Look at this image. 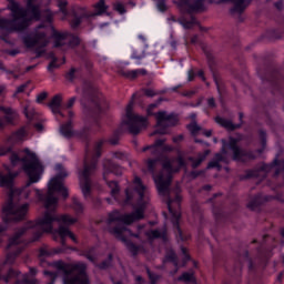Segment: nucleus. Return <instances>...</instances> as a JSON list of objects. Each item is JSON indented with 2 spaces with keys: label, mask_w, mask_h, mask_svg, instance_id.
I'll list each match as a JSON object with an SVG mask.
<instances>
[{
  "label": "nucleus",
  "mask_w": 284,
  "mask_h": 284,
  "mask_svg": "<svg viewBox=\"0 0 284 284\" xmlns=\"http://www.w3.org/2000/svg\"><path fill=\"white\" fill-rule=\"evenodd\" d=\"M156 8L159 12H168V0H158Z\"/></svg>",
  "instance_id": "58"
},
{
  "label": "nucleus",
  "mask_w": 284,
  "mask_h": 284,
  "mask_svg": "<svg viewBox=\"0 0 284 284\" xmlns=\"http://www.w3.org/2000/svg\"><path fill=\"white\" fill-rule=\"evenodd\" d=\"M136 94L133 93L132 99L126 105V120L122 122V125H126L130 134H140L141 128H148V118L143 115L134 114V99Z\"/></svg>",
  "instance_id": "11"
},
{
  "label": "nucleus",
  "mask_w": 284,
  "mask_h": 284,
  "mask_svg": "<svg viewBox=\"0 0 284 284\" xmlns=\"http://www.w3.org/2000/svg\"><path fill=\"white\" fill-rule=\"evenodd\" d=\"M186 129L192 134V136H196L201 132V126L196 123V121H193L186 125Z\"/></svg>",
  "instance_id": "50"
},
{
  "label": "nucleus",
  "mask_w": 284,
  "mask_h": 284,
  "mask_svg": "<svg viewBox=\"0 0 284 284\" xmlns=\"http://www.w3.org/2000/svg\"><path fill=\"white\" fill-rule=\"evenodd\" d=\"M16 284H38L37 280L30 278L28 274H24L22 280H17Z\"/></svg>",
  "instance_id": "55"
},
{
  "label": "nucleus",
  "mask_w": 284,
  "mask_h": 284,
  "mask_svg": "<svg viewBox=\"0 0 284 284\" xmlns=\"http://www.w3.org/2000/svg\"><path fill=\"white\" fill-rule=\"evenodd\" d=\"M274 168H278V164H274V160L271 164L263 163L258 169H247L244 174L240 176L241 181H248V179H258L261 172H272Z\"/></svg>",
  "instance_id": "17"
},
{
  "label": "nucleus",
  "mask_w": 284,
  "mask_h": 284,
  "mask_svg": "<svg viewBox=\"0 0 284 284\" xmlns=\"http://www.w3.org/2000/svg\"><path fill=\"white\" fill-rule=\"evenodd\" d=\"M134 187H126L125 189V199L124 205H130L132 201H134V195L138 194V206L134 209L132 213H126L121 215L120 223L123 225H132L135 221H142L145 217V185L143 184V180L139 176L133 179Z\"/></svg>",
  "instance_id": "7"
},
{
  "label": "nucleus",
  "mask_w": 284,
  "mask_h": 284,
  "mask_svg": "<svg viewBox=\"0 0 284 284\" xmlns=\"http://www.w3.org/2000/svg\"><path fill=\"white\" fill-rule=\"evenodd\" d=\"M60 65L57 63V58H54L48 65V71L49 72H54V70L59 69Z\"/></svg>",
  "instance_id": "63"
},
{
  "label": "nucleus",
  "mask_w": 284,
  "mask_h": 284,
  "mask_svg": "<svg viewBox=\"0 0 284 284\" xmlns=\"http://www.w3.org/2000/svg\"><path fill=\"white\" fill-rule=\"evenodd\" d=\"M14 179H17V173H12V171H9L7 174H3L0 172V187H6L11 192L14 189ZM20 190H28L27 187H22Z\"/></svg>",
  "instance_id": "27"
},
{
  "label": "nucleus",
  "mask_w": 284,
  "mask_h": 284,
  "mask_svg": "<svg viewBox=\"0 0 284 284\" xmlns=\"http://www.w3.org/2000/svg\"><path fill=\"white\" fill-rule=\"evenodd\" d=\"M28 136V126L22 125L18 130L11 132V134L7 138V143H10L9 146L14 148L17 143H23Z\"/></svg>",
  "instance_id": "21"
},
{
  "label": "nucleus",
  "mask_w": 284,
  "mask_h": 284,
  "mask_svg": "<svg viewBox=\"0 0 284 284\" xmlns=\"http://www.w3.org/2000/svg\"><path fill=\"white\" fill-rule=\"evenodd\" d=\"M178 281L180 283H191V284H199L196 281V275L194 274V271L183 272L179 277Z\"/></svg>",
  "instance_id": "37"
},
{
  "label": "nucleus",
  "mask_w": 284,
  "mask_h": 284,
  "mask_svg": "<svg viewBox=\"0 0 284 284\" xmlns=\"http://www.w3.org/2000/svg\"><path fill=\"white\" fill-rule=\"evenodd\" d=\"M48 105L51 112L59 114V116L65 118L67 114L63 112V98L61 94H55Z\"/></svg>",
  "instance_id": "29"
},
{
  "label": "nucleus",
  "mask_w": 284,
  "mask_h": 284,
  "mask_svg": "<svg viewBox=\"0 0 284 284\" xmlns=\"http://www.w3.org/2000/svg\"><path fill=\"white\" fill-rule=\"evenodd\" d=\"M153 181L155 183V187L160 196H168V194H170V185H172V175L165 178L163 176V174H158L153 178Z\"/></svg>",
  "instance_id": "19"
},
{
  "label": "nucleus",
  "mask_w": 284,
  "mask_h": 284,
  "mask_svg": "<svg viewBox=\"0 0 284 284\" xmlns=\"http://www.w3.org/2000/svg\"><path fill=\"white\" fill-rule=\"evenodd\" d=\"M174 200L169 199L168 201V210L171 214V223L173 225L174 234L178 241H187L185 235L183 234V230H181V211L179 209H174L172 206Z\"/></svg>",
  "instance_id": "15"
},
{
  "label": "nucleus",
  "mask_w": 284,
  "mask_h": 284,
  "mask_svg": "<svg viewBox=\"0 0 284 284\" xmlns=\"http://www.w3.org/2000/svg\"><path fill=\"white\" fill-rule=\"evenodd\" d=\"M103 181H105L108 187L111 190V196L115 201H119V194H121V186H119V182L112 180H108V174H114L115 176H121L123 174V166L116 164L110 159L103 160Z\"/></svg>",
  "instance_id": "12"
},
{
  "label": "nucleus",
  "mask_w": 284,
  "mask_h": 284,
  "mask_svg": "<svg viewBox=\"0 0 284 284\" xmlns=\"http://www.w3.org/2000/svg\"><path fill=\"white\" fill-rule=\"evenodd\" d=\"M178 8L185 14H191L192 0H178Z\"/></svg>",
  "instance_id": "43"
},
{
  "label": "nucleus",
  "mask_w": 284,
  "mask_h": 284,
  "mask_svg": "<svg viewBox=\"0 0 284 284\" xmlns=\"http://www.w3.org/2000/svg\"><path fill=\"white\" fill-rule=\"evenodd\" d=\"M53 234L54 241H57V237L60 236V243L65 247V239H68L70 234V227L65 226L63 224H60L58 229H53V232L50 233Z\"/></svg>",
  "instance_id": "32"
},
{
  "label": "nucleus",
  "mask_w": 284,
  "mask_h": 284,
  "mask_svg": "<svg viewBox=\"0 0 284 284\" xmlns=\"http://www.w3.org/2000/svg\"><path fill=\"white\" fill-rule=\"evenodd\" d=\"M145 236L149 239V241H163L164 243H168L170 241V237L168 236V225L164 224L161 229H151L145 232Z\"/></svg>",
  "instance_id": "23"
},
{
  "label": "nucleus",
  "mask_w": 284,
  "mask_h": 284,
  "mask_svg": "<svg viewBox=\"0 0 284 284\" xmlns=\"http://www.w3.org/2000/svg\"><path fill=\"white\" fill-rule=\"evenodd\" d=\"M0 112H3L4 121L8 123V125H14V122L19 118V113L17 110L10 108V106H0Z\"/></svg>",
  "instance_id": "33"
},
{
  "label": "nucleus",
  "mask_w": 284,
  "mask_h": 284,
  "mask_svg": "<svg viewBox=\"0 0 284 284\" xmlns=\"http://www.w3.org/2000/svg\"><path fill=\"white\" fill-rule=\"evenodd\" d=\"M106 223L108 225H112V223H121V213H119V211L109 213Z\"/></svg>",
  "instance_id": "48"
},
{
  "label": "nucleus",
  "mask_w": 284,
  "mask_h": 284,
  "mask_svg": "<svg viewBox=\"0 0 284 284\" xmlns=\"http://www.w3.org/2000/svg\"><path fill=\"white\" fill-rule=\"evenodd\" d=\"M68 176V173L61 171L57 175H54L48 183V191L43 192L39 189L36 190V196L40 203L44 206L45 211L42 217H39L36 221L27 222L19 233L16 234L13 242L17 241L22 234H28L30 230H37L40 227L41 231L34 232V241H39L41 236H43V232L53 233L54 232V223H62L65 227L69 225H74V223L79 222V219L72 217L68 214L57 215V205H59V197L54 195L60 194L63 199H68L70 194L68 193V187L63 185V179Z\"/></svg>",
  "instance_id": "1"
},
{
  "label": "nucleus",
  "mask_w": 284,
  "mask_h": 284,
  "mask_svg": "<svg viewBox=\"0 0 284 284\" xmlns=\"http://www.w3.org/2000/svg\"><path fill=\"white\" fill-rule=\"evenodd\" d=\"M14 146L0 145V156L10 155V163L13 168L22 163V170L24 174L29 178L28 185L31 183H39L41 181V174H43V164L39 161L37 153L30 151V149H24V154L27 156L21 158L14 151Z\"/></svg>",
  "instance_id": "4"
},
{
  "label": "nucleus",
  "mask_w": 284,
  "mask_h": 284,
  "mask_svg": "<svg viewBox=\"0 0 284 284\" xmlns=\"http://www.w3.org/2000/svg\"><path fill=\"white\" fill-rule=\"evenodd\" d=\"M270 201L268 196H263V194H255L252 200L247 203L246 207L251 210V212H261V207L263 203H267Z\"/></svg>",
  "instance_id": "28"
},
{
  "label": "nucleus",
  "mask_w": 284,
  "mask_h": 284,
  "mask_svg": "<svg viewBox=\"0 0 284 284\" xmlns=\"http://www.w3.org/2000/svg\"><path fill=\"white\" fill-rule=\"evenodd\" d=\"M109 232L115 236L118 241L124 243L126 250L132 254V256H139V245L132 242V240L128 239V236H125L123 233L128 232V234H130V236L133 239H141V233H134L132 230L128 229V226L121 224L110 227Z\"/></svg>",
  "instance_id": "13"
},
{
  "label": "nucleus",
  "mask_w": 284,
  "mask_h": 284,
  "mask_svg": "<svg viewBox=\"0 0 284 284\" xmlns=\"http://www.w3.org/2000/svg\"><path fill=\"white\" fill-rule=\"evenodd\" d=\"M83 19H85V13L78 14L77 12H73V18L71 19V28L73 30H77L81 23H83Z\"/></svg>",
  "instance_id": "44"
},
{
  "label": "nucleus",
  "mask_w": 284,
  "mask_h": 284,
  "mask_svg": "<svg viewBox=\"0 0 284 284\" xmlns=\"http://www.w3.org/2000/svg\"><path fill=\"white\" fill-rule=\"evenodd\" d=\"M163 145H165V139H158L153 144L144 146L142 152H148L151 150L152 154H156V152H159Z\"/></svg>",
  "instance_id": "38"
},
{
  "label": "nucleus",
  "mask_w": 284,
  "mask_h": 284,
  "mask_svg": "<svg viewBox=\"0 0 284 284\" xmlns=\"http://www.w3.org/2000/svg\"><path fill=\"white\" fill-rule=\"evenodd\" d=\"M51 265L68 278H78L80 284L81 283L90 284V277L88 276V273H87L88 265L83 262L72 264V263H65L63 260H58V261H53Z\"/></svg>",
  "instance_id": "10"
},
{
  "label": "nucleus",
  "mask_w": 284,
  "mask_h": 284,
  "mask_svg": "<svg viewBox=\"0 0 284 284\" xmlns=\"http://www.w3.org/2000/svg\"><path fill=\"white\" fill-rule=\"evenodd\" d=\"M45 276H49L50 282L48 284L57 283V273L52 271H43ZM62 283L63 284H87V282H79V277H68L67 275H62Z\"/></svg>",
  "instance_id": "30"
},
{
  "label": "nucleus",
  "mask_w": 284,
  "mask_h": 284,
  "mask_svg": "<svg viewBox=\"0 0 284 284\" xmlns=\"http://www.w3.org/2000/svg\"><path fill=\"white\" fill-rule=\"evenodd\" d=\"M189 161H191L193 170H196V168L201 166V163H203V159L200 156H197V159L190 156Z\"/></svg>",
  "instance_id": "60"
},
{
  "label": "nucleus",
  "mask_w": 284,
  "mask_h": 284,
  "mask_svg": "<svg viewBox=\"0 0 284 284\" xmlns=\"http://www.w3.org/2000/svg\"><path fill=\"white\" fill-rule=\"evenodd\" d=\"M48 99V92H41L37 97V103H43Z\"/></svg>",
  "instance_id": "64"
},
{
  "label": "nucleus",
  "mask_w": 284,
  "mask_h": 284,
  "mask_svg": "<svg viewBox=\"0 0 284 284\" xmlns=\"http://www.w3.org/2000/svg\"><path fill=\"white\" fill-rule=\"evenodd\" d=\"M23 229V226H21L20 229H18L13 236L10 239L9 241V247H14L13 251L9 252L6 256V263L8 265H14V261H17L18 256L23 252L24 247L20 246L21 245V237L26 236V234L20 235L16 241L14 239L17 237V234H19L21 232V230Z\"/></svg>",
  "instance_id": "16"
},
{
  "label": "nucleus",
  "mask_w": 284,
  "mask_h": 284,
  "mask_svg": "<svg viewBox=\"0 0 284 284\" xmlns=\"http://www.w3.org/2000/svg\"><path fill=\"white\" fill-rule=\"evenodd\" d=\"M180 23L184 28V30H192V28L196 26V18L192 16L190 20L187 19L180 20Z\"/></svg>",
  "instance_id": "49"
},
{
  "label": "nucleus",
  "mask_w": 284,
  "mask_h": 284,
  "mask_svg": "<svg viewBox=\"0 0 284 284\" xmlns=\"http://www.w3.org/2000/svg\"><path fill=\"white\" fill-rule=\"evenodd\" d=\"M69 37H70V32L68 31L60 32L53 29L51 34V38L53 39V47L63 48V45H65L63 41H67Z\"/></svg>",
  "instance_id": "31"
},
{
  "label": "nucleus",
  "mask_w": 284,
  "mask_h": 284,
  "mask_svg": "<svg viewBox=\"0 0 284 284\" xmlns=\"http://www.w3.org/2000/svg\"><path fill=\"white\" fill-rule=\"evenodd\" d=\"M123 132V126H120L118 130H115L112 134V136L108 140L101 139L95 143L94 146V158L88 164V160H84V166L83 170L80 172V181H91L90 176L94 170H97V165H99V160L101 159V154H103V145L105 143H110V145H119V141L121 139V134Z\"/></svg>",
  "instance_id": "8"
},
{
  "label": "nucleus",
  "mask_w": 284,
  "mask_h": 284,
  "mask_svg": "<svg viewBox=\"0 0 284 284\" xmlns=\"http://www.w3.org/2000/svg\"><path fill=\"white\" fill-rule=\"evenodd\" d=\"M213 216L216 221V223H225V212L223 211L222 207H216L213 205Z\"/></svg>",
  "instance_id": "42"
},
{
  "label": "nucleus",
  "mask_w": 284,
  "mask_h": 284,
  "mask_svg": "<svg viewBox=\"0 0 284 284\" xmlns=\"http://www.w3.org/2000/svg\"><path fill=\"white\" fill-rule=\"evenodd\" d=\"M114 261V255L109 253L108 257L98 264L99 270H110L112 267V262Z\"/></svg>",
  "instance_id": "46"
},
{
  "label": "nucleus",
  "mask_w": 284,
  "mask_h": 284,
  "mask_svg": "<svg viewBox=\"0 0 284 284\" xmlns=\"http://www.w3.org/2000/svg\"><path fill=\"white\" fill-rule=\"evenodd\" d=\"M94 13L92 17H99V14H104L108 11V6L105 4V0H99L94 6Z\"/></svg>",
  "instance_id": "41"
},
{
  "label": "nucleus",
  "mask_w": 284,
  "mask_h": 284,
  "mask_svg": "<svg viewBox=\"0 0 284 284\" xmlns=\"http://www.w3.org/2000/svg\"><path fill=\"white\" fill-rule=\"evenodd\" d=\"M162 263L165 265L166 263H172L174 267H179V255H176V251L174 248H166L164 258Z\"/></svg>",
  "instance_id": "35"
},
{
  "label": "nucleus",
  "mask_w": 284,
  "mask_h": 284,
  "mask_svg": "<svg viewBox=\"0 0 284 284\" xmlns=\"http://www.w3.org/2000/svg\"><path fill=\"white\" fill-rule=\"evenodd\" d=\"M63 252V248H53V250H48L47 246H42L39 248V261L41 267H52V262H48L45 258H50V256H54V254H61Z\"/></svg>",
  "instance_id": "22"
},
{
  "label": "nucleus",
  "mask_w": 284,
  "mask_h": 284,
  "mask_svg": "<svg viewBox=\"0 0 284 284\" xmlns=\"http://www.w3.org/2000/svg\"><path fill=\"white\" fill-rule=\"evenodd\" d=\"M113 10L119 14H125V12H128V10L125 9V4H123V2L121 1H116L113 3Z\"/></svg>",
  "instance_id": "53"
},
{
  "label": "nucleus",
  "mask_w": 284,
  "mask_h": 284,
  "mask_svg": "<svg viewBox=\"0 0 284 284\" xmlns=\"http://www.w3.org/2000/svg\"><path fill=\"white\" fill-rule=\"evenodd\" d=\"M113 159H118L119 161H128V153L123 151H114Z\"/></svg>",
  "instance_id": "59"
},
{
  "label": "nucleus",
  "mask_w": 284,
  "mask_h": 284,
  "mask_svg": "<svg viewBox=\"0 0 284 284\" xmlns=\"http://www.w3.org/2000/svg\"><path fill=\"white\" fill-rule=\"evenodd\" d=\"M30 199V191L17 189L9 191L8 199L2 206V222L4 225H10V223H19L23 221L28 211L30 210V204L24 203L17 209L14 201H23Z\"/></svg>",
  "instance_id": "6"
},
{
  "label": "nucleus",
  "mask_w": 284,
  "mask_h": 284,
  "mask_svg": "<svg viewBox=\"0 0 284 284\" xmlns=\"http://www.w3.org/2000/svg\"><path fill=\"white\" fill-rule=\"evenodd\" d=\"M92 126H83L80 130H75V133L73 136H75V139H79L80 141H82V143H84L85 145V152L88 154V152H90V144L92 143Z\"/></svg>",
  "instance_id": "25"
},
{
  "label": "nucleus",
  "mask_w": 284,
  "mask_h": 284,
  "mask_svg": "<svg viewBox=\"0 0 284 284\" xmlns=\"http://www.w3.org/2000/svg\"><path fill=\"white\" fill-rule=\"evenodd\" d=\"M70 40H69V45L71 48H77L79 45H81V38H79V36H74L72 33H69Z\"/></svg>",
  "instance_id": "54"
},
{
  "label": "nucleus",
  "mask_w": 284,
  "mask_h": 284,
  "mask_svg": "<svg viewBox=\"0 0 284 284\" xmlns=\"http://www.w3.org/2000/svg\"><path fill=\"white\" fill-rule=\"evenodd\" d=\"M58 8L64 17H68L69 11H68V0H57Z\"/></svg>",
  "instance_id": "51"
},
{
  "label": "nucleus",
  "mask_w": 284,
  "mask_h": 284,
  "mask_svg": "<svg viewBox=\"0 0 284 284\" xmlns=\"http://www.w3.org/2000/svg\"><path fill=\"white\" fill-rule=\"evenodd\" d=\"M34 1L37 0H27L26 9L17 0H7V8L10 10L12 19L9 20L0 17V30H6V32H26L32 21H41V7L34 4Z\"/></svg>",
  "instance_id": "2"
},
{
  "label": "nucleus",
  "mask_w": 284,
  "mask_h": 284,
  "mask_svg": "<svg viewBox=\"0 0 284 284\" xmlns=\"http://www.w3.org/2000/svg\"><path fill=\"white\" fill-rule=\"evenodd\" d=\"M163 170H166L170 174L174 172V165L172 164V161L165 160L162 164Z\"/></svg>",
  "instance_id": "61"
},
{
  "label": "nucleus",
  "mask_w": 284,
  "mask_h": 284,
  "mask_svg": "<svg viewBox=\"0 0 284 284\" xmlns=\"http://www.w3.org/2000/svg\"><path fill=\"white\" fill-rule=\"evenodd\" d=\"M217 3H234L233 8L230 9L231 14H243L252 0H219Z\"/></svg>",
  "instance_id": "26"
},
{
  "label": "nucleus",
  "mask_w": 284,
  "mask_h": 284,
  "mask_svg": "<svg viewBox=\"0 0 284 284\" xmlns=\"http://www.w3.org/2000/svg\"><path fill=\"white\" fill-rule=\"evenodd\" d=\"M68 121L63 124L60 125V134L64 136V139H72L77 132L74 130V125L72 123V119L74 118V112L73 111H67Z\"/></svg>",
  "instance_id": "24"
},
{
  "label": "nucleus",
  "mask_w": 284,
  "mask_h": 284,
  "mask_svg": "<svg viewBox=\"0 0 284 284\" xmlns=\"http://www.w3.org/2000/svg\"><path fill=\"white\" fill-rule=\"evenodd\" d=\"M156 163H159V159H149L146 161V171L152 174L153 179L156 176Z\"/></svg>",
  "instance_id": "45"
},
{
  "label": "nucleus",
  "mask_w": 284,
  "mask_h": 284,
  "mask_svg": "<svg viewBox=\"0 0 284 284\" xmlns=\"http://www.w3.org/2000/svg\"><path fill=\"white\" fill-rule=\"evenodd\" d=\"M146 274L149 276L150 284H158L161 275L153 273L149 267H146Z\"/></svg>",
  "instance_id": "52"
},
{
  "label": "nucleus",
  "mask_w": 284,
  "mask_h": 284,
  "mask_svg": "<svg viewBox=\"0 0 284 284\" xmlns=\"http://www.w3.org/2000/svg\"><path fill=\"white\" fill-rule=\"evenodd\" d=\"M257 134L261 148L256 150V153L263 154V152H265V149L267 148V131L260 129L257 130Z\"/></svg>",
  "instance_id": "36"
},
{
  "label": "nucleus",
  "mask_w": 284,
  "mask_h": 284,
  "mask_svg": "<svg viewBox=\"0 0 284 284\" xmlns=\"http://www.w3.org/2000/svg\"><path fill=\"white\" fill-rule=\"evenodd\" d=\"M205 1L206 3H216V6H221V3H219V0L217 1H214V0H194L193 3H191V7H190V10H191V13L192 12H203V10H205Z\"/></svg>",
  "instance_id": "34"
},
{
  "label": "nucleus",
  "mask_w": 284,
  "mask_h": 284,
  "mask_svg": "<svg viewBox=\"0 0 284 284\" xmlns=\"http://www.w3.org/2000/svg\"><path fill=\"white\" fill-rule=\"evenodd\" d=\"M204 54L207 61V65L210 71L213 74V81L216 85V90L219 92V94H223V85L221 84V81L219 80V77H216V58L214 57V53H212V51H209L206 49H204Z\"/></svg>",
  "instance_id": "18"
},
{
  "label": "nucleus",
  "mask_w": 284,
  "mask_h": 284,
  "mask_svg": "<svg viewBox=\"0 0 284 284\" xmlns=\"http://www.w3.org/2000/svg\"><path fill=\"white\" fill-rule=\"evenodd\" d=\"M83 114L98 132H101V119L108 112V101L94 84L89 83L83 89Z\"/></svg>",
  "instance_id": "3"
},
{
  "label": "nucleus",
  "mask_w": 284,
  "mask_h": 284,
  "mask_svg": "<svg viewBox=\"0 0 284 284\" xmlns=\"http://www.w3.org/2000/svg\"><path fill=\"white\" fill-rule=\"evenodd\" d=\"M22 43L29 50H32V48H36V55L39 59L43 57L45 52L43 48L48 47V33H45L44 31L26 33L24 36H22Z\"/></svg>",
  "instance_id": "14"
},
{
  "label": "nucleus",
  "mask_w": 284,
  "mask_h": 284,
  "mask_svg": "<svg viewBox=\"0 0 284 284\" xmlns=\"http://www.w3.org/2000/svg\"><path fill=\"white\" fill-rule=\"evenodd\" d=\"M222 148L220 153H215L212 161L207 163L206 170H221V163H227V158L225 155L227 152H232V160L237 163H247V161L256 160V154L253 151H247L239 143H241V135L239 138L229 136V140H221Z\"/></svg>",
  "instance_id": "5"
},
{
  "label": "nucleus",
  "mask_w": 284,
  "mask_h": 284,
  "mask_svg": "<svg viewBox=\"0 0 284 284\" xmlns=\"http://www.w3.org/2000/svg\"><path fill=\"white\" fill-rule=\"evenodd\" d=\"M72 210L75 212V214H83V204L78 200H73Z\"/></svg>",
  "instance_id": "56"
},
{
  "label": "nucleus",
  "mask_w": 284,
  "mask_h": 284,
  "mask_svg": "<svg viewBox=\"0 0 284 284\" xmlns=\"http://www.w3.org/2000/svg\"><path fill=\"white\" fill-rule=\"evenodd\" d=\"M156 103L149 104L146 109L148 116H155L156 129L151 133V136H156V134H168V128H176L179 125V115L175 113L168 114V111H159L154 113Z\"/></svg>",
  "instance_id": "9"
},
{
  "label": "nucleus",
  "mask_w": 284,
  "mask_h": 284,
  "mask_svg": "<svg viewBox=\"0 0 284 284\" xmlns=\"http://www.w3.org/2000/svg\"><path fill=\"white\" fill-rule=\"evenodd\" d=\"M74 103H77V97H72L67 103L62 104V112L65 113V110L74 108Z\"/></svg>",
  "instance_id": "57"
},
{
  "label": "nucleus",
  "mask_w": 284,
  "mask_h": 284,
  "mask_svg": "<svg viewBox=\"0 0 284 284\" xmlns=\"http://www.w3.org/2000/svg\"><path fill=\"white\" fill-rule=\"evenodd\" d=\"M139 74H146L144 69L125 70L121 72V75L125 79H139Z\"/></svg>",
  "instance_id": "40"
},
{
  "label": "nucleus",
  "mask_w": 284,
  "mask_h": 284,
  "mask_svg": "<svg viewBox=\"0 0 284 284\" xmlns=\"http://www.w3.org/2000/svg\"><path fill=\"white\" fill-rule=\"evenodd\" d=\"M94 246L90 247L89 250L85 251V258H88V261H90V263H94L95 258H94Z\"/></svg>",
  "instance_id": "62"
},
{
  "label": "nucleus",
  "mask_w": 284,
  "mask_h": 284,
  "mask_svg": "<svg viewBox=\"0 0 284 284\" xmlns=\"http://www.w3.org/2000/svg\"><path fill=\"white\" fill-rule=\"evenodd\" d=\"M80 187L84 199H90L92 196V184L91 180H80Z\"/></svg>",
  "instance_id": "39"
},
{
  "label": "nucleus",
  "mask_w": 284,
  "mask_h": 284,
  "mask_svg": "<svg viewBox=\"0 0 284 284\" xmlns=\"http://www.w3.org/2000/svg\"><path fill=\"white\" fill-rule=\"evenodd\" d=\"M244 114L243 112L239 113V121L240 123L234 124V122H232V120H227L225 118H222L220 115L215 116V123H217V125H221V128H224L225 130H227L229 132H234L236 130H241L243 128V119H244Z\"/></svg>",
  "instance_id": "20"
},
{
  "label": "nucleus",
  "mask_w": 284,
  "mask_h": 284,
  "mask_svg": "<svg viewBox=\"0 0 284 284\" xmlns=\"http://www.w3.org/2000/svg\"><path fill=\"white\" fill-rule=\"evenodd\" d=\"M64 79L72 83L75 79H79V69L72 67L65 74Z\"/></svg>",
  "instance_id": "47"
}]
</instances>
